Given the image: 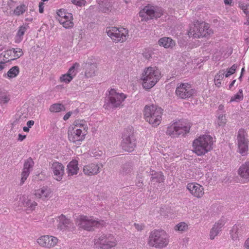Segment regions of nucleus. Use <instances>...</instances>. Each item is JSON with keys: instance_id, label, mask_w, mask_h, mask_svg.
<instances>
[{"instance_id": "nucleus-62", "label": "nucleus", "mask_w": 249, "mask_h": 249, "mask_svg": "<svg viewBox=\"0 0 249 249\" xmlns=\"http://www.w3.org/2000/svg\"><path fill=\"white\" fill-rule=\"evenodd\" d=\"M29 127H28L24 126L23 128V130L25 132H28L29 131Z\"/></svg>"}, {"instance_id": "nucleus-51", "label": "nucleus", "mask_w": 249, "mask_h": 249, "mask_svg": "<svg viewBox=\"0 0 249 249\" xmlns=\"http://www.w3.org/2000/svg\"><path fill=\"white\" fill-rule=\"evenodd\" d=\"M63 20H72L73 17L71 13H67L66 15V16L63 17Z\"/></svg>"}, {"instance_id": "nucleus-54", "label": "nucleus", "mask_w": 249, "mask_h": 249, "mask_svg": "<svg viewBox=\"0 0 249 249\" xmlns=\"http://www.w3.org/2000/svg\"><path fill=\"white\" fill-rule=\"evenodd\" d=\"M134 226L138 231H141L143 228V226L142 225H139L138 224L135 223Z\"/></svg>"}, {"instance_id": "nucleus-31", "label": "nucleus", "mask_w": 249, "mask_h": 249, "mask_svg": "<svg viewBox=\"0 0 249 249\" xmlns=\"http://www.w3.org/2000/svg\"><path fill=\"white\" fill-rule=\"evenodd\" d=\"M20 200L21 201V203H23V205L26 207L27 208H29L30 210H34L37 205V203L35 201H32L30 199H27L25 197L22 196V197H20Z\"/></svg>"}, {"instance_id": "nucleus-2", "label": "nucleus", "mask_w": 249, "mask_h": 249, "mask_svg": "<svg viewBox=\"0 0 249 249\" xmlns=\"http://www.w3.org/2000/svg\"><path fill=\"white\" fill-rule=\"evenodd\" d=\"M213 138L210 135H203L195 140L193 151L198 156L204 155L212 149Z\"/></svg>"}, {"instance_id": "nucleus-30", "label": "nucleus", "mask_w": 249, "mask_h": 249, "mask_svg": "<svg viewBox=\"0 0 249 249\" xmlns=\"http://www.w3.org/2000/svg\"><path fill=\"white\" fill-rule=\"evenodd\" d=\"M243 228L240 225H234L231 231V235L232 239L234 241L238 240L239 235L242 233Z\"/></svg>"}, {"instance_id": "nucleus-16", "label": "nucleus", "mask_w": 249, "mask_h": 249, "mask_svg": "<svg viewBox=\"0 0 249 249\" xmlns=\"http://www.w3.org/2000/svg\"><path fill=\"white\" fill-rule=\"evenodd\" d=\"M34 162L31 158H28L25 162L23 165V171L21 173V178L20 185H22L29 176L30 173L33 170Z\"/></svg>"}, {"instance_id": "nucleus-46", "label": "nucleus", "mask_w": 249, "mask_h": 249, "mask_svg": "<svg viewBox=\"0 0 249 249\" xmlns=\"http://www.w3.org/2000/svg\"><path fill=\"white\" fill-rule=\"evenodd\" d=\"M237 68V65L233 64L230 69H228L227 73L225 74V76L228 77L231 74H233Z\"/></svg>"}, {"instance_id": "nucleus-59", "label": "nucleus", "mask_w": 249, "mask_h": 249, "mask_svg": "<svg viewBox=\"0 0 249 249\" xmlns=\"http://www.w3.org/2000/svg\"><path fill=\"white\" fill-rule=\"evenodd\" d=\"M5 63L1 62H0V71L2 70L5 67Z\"/></svg>"}, {"instance_id": "nucleus-63", "label": "nucleus", "mask_w": 249, "mask_h": 249, "mask_svg": "<svg viewBox=\"0 0 249 249\" xmlns=\"http://www.w3.org/2000/svg\"><path fill=\"white\" fill-rule=\"evenodd\" d=\"M224 108V106L222 105H220L218 107V109L220 110H223Z\"/></svg>"}, {"instance_id": "nucleus-61", "label": "nucleus", "mask_w": 249, "mask_h": 249, "mask_svg": "<svg viewBox=\"0 0 249 249\" xmlns=\"http://www.w3.org/2000/svg\"><path fill=\"white\" fill-rule=\"evenodd\" d=\"M236 81V80H234L233 81H232V82L229 85V89H231V87L234 85L235 82Z\"/></svg>"}, {"instance_id": "nucleus-56", "label": "nucleus", "mask_w": 249, "mask_h": 249, "mask_svg": "<svg viewBox=\"0 0 249 249\" xmlns=\"http://www.w3.org/2000/svg\"><path fill=\"white\" fill-rule=\"evenodd\" d=\"M26 135H22L21 134H19L18 136V140L19 141H22L26 138Z\"/></svg>"}, {"instance_id": "nucleus-64", "label": "nucleus", "mask_w": 249, "mask_h": 249, "mask_svg": "<svg viewBox=\"0 0 249 249\" xmlns=\"http://www.w3.org/2000/svg\"><path fill=\"white\" fill-rule=\"evenodd\" d=\"M245 68H242L241 70V74L243 75L244 72L245 71Z\"/></svg>"}, {"instance_id": "nucleus-18", "label": "nucleus", "mask_w": 249, "mask_h": 249, "mask_svg": "<svg viewBox=\"0 0 249 249\" xmlns=\"http://www.w3.org/2000/svg\"><path fill=\"white\" fill-rule=\"evenodd\" d=\"M187 188L194 196L201 198L204 195V188L202 186L196 183H189Z\"/></svg>"}, {"instance_id": "nucleus-26", "label": "nucleus", "mask_w": 249, "mask_h": 249, "mask_svg": "<svg viewBox=\"0 0 249 249\" xmlns=\"http://www.w3.org/2000/svg\"><path fill=\"white\" fill-rule=\"evenodd\" d=\"M158 44L166 49H172L175 46L176 42L170 37H163L159 40Z\"/></svg>"}, {"instance_id": "nucleus-6", "label": "nucleus", "mask_w": 249, "mask_h": 249, "mask_svg": "<svg viewBox=\"0 0 249 249\" xmlns=\"http://www.w3.org/2000/svg\"><path fill=\"white\" fill-rule=\"evenodd\" d=\"M126 98V95L123 93H119L115 89H111L104 106L107 109L118 107Z\"/></svg>"}, {"instance_id": "nucleus-55", "label": "nucleus", "mask_w": 249, "mask_h": 249, "mask_svg": "<svg viewBox=\"0 0 249 249\" xmlns=\"http://www.w3.org/2000/svg\"><path fill=\"white\" fill-rule=\"evenodd\" d=\"M72 113L71 112H69L68 113H67L63 117V119L65 120V121H66L68 119H69V118L70 117V116H71Z\"/></svg>"}, {"instance_id": "nucleus-24", "label": "nucleus", "mask_w": 249, "mask_h": 249, "mask_svg": "<svg viewBox=\"0 0 249 249\" xmlns=\"http://www.w3.org/2000/svg\"><path fill=\"white\" fill-rule=\"evenodd\" d=\"M59 221L58 224V229L60 230H65L69 229L71 228V224L70 220L66 217L63 214H61L58 217V220Z\"/></svg>"}, {"instance_id": "nucleus-40", "label": "nucleus", "mask_w": 249, "mask_h": 249, "mask_svg": "<svg viewBox=\"0 0 249 249\" xmlns=\"http://www.w3.org/2000/svg\"><path fill=\"white\" fill-rule=\"evenodd\" d=\"M80 67V65L78 63H75L69 69L70 72H71L70 75L72 76V78H73L77 73L78 72L77 70Z\"/></svg>"}, {"instance_id": "nucleus-19", "label": "nucleus", "mask_w": 249, "mask_h": 249, "mask_svg": "<svg viewBox=\"0 0 249 249\" xmlns=\"http://www.w3.org/2000/svg\"><path fill=\"white\" fill-rule=\"evenodd\" d=\"M51 169L53 173L54 178L58 181L62 179L64 175V166L61 163L55 161L53 163Z\"/></svg>"}, {"instance_id": "nucleus-34", "label": "nucleus", "mask_w": 249, "mask_h": 249, "mask_svg": "<svg viewBox=\"0 0 249 249\" xmlns=\"http://www.w3.org/2000/svg\"><path fill=\"white\" fill-rule=\"evenodd\" d=\"M74 126L73 127H76L81 129L83 131H85L87 132L88 127L86 122L84 120H76L73 124Z\"/></svg>"}, {"instance_id": "nucleus-58", "label": "nucleus", "mask_w": 249, "mask_h": 249, "mask_svg": "<svg viewBox=\"0 0 249 249\" xmlns=\"http://www.w3.org/2000/svg\"><path fill=\"white\" fill-rule=\"evenodd\" d=\"M244 247L248 249H249V237L245 241L244 243Z\"/></svg>"}, {"instance_id": "nucleus-14", "label": "nucleus", "mask_w": 249, "mask_h": 249, "mask_svg": "<svg viewBox=\"0 0 249 249\" xmlns=\"http://www.w3.org/2000/svg\"><path fill=\"white\" fill-rule=\"evenodd\" d=\"M87 132L83 131L81 129L76 127H72L68 131V138L70 142L78 144L85 139Z\"/></svg>"}, {"instance_id": "nucleus-20", "label": "nucleus", "mask_w": 249, "mask_h": 249, "mask_svg": "<svg viewBox=\"0 0 249 249\" xmlns=\"http://www.w3.org/2000/svg\"><path fill=\"white\" fill-rule=\"evenodd\" d=\"M225 224L224 218H221L215 223L210 232V239L213 240L216 236L221 231L222 228Z\"/></svg>"}, {"instance_id": "nucleus-37", "label": "nucleus", "mask_w": 249, "mask_h": 249, "mask_svg": "<svg viewBox=\"0 0 249 249\" xmlns=\"http://www.w3.org/2000/svg\"><path fill=\"white\" fill-rule=\"evenodd\" d=\"M27 10V6L25 4L18 6L14 11V14L16 16L23 14Z\"/></svg>"}, {"instance_id": "nucleus-47", "label": "nucleus", "mask_w": 249, "mask_h": 249, "mask_svg": "<svg viewBox=\"0 0 249 249\" xmlns=\"http://www.w3.org/2000/svg\"><path fill=\"white\" fill-rule=\"evenodd\" d=\"M224 73H218L215 76L214 81L216 86L219 87L221 84V80L224 78Z\"/></svg>"}, {"instance_id": "nucleus-11", "label": "nucleus", "mask_w": 249, "mask_h": 249, "mask_svg": "<svg viewBox=\"0 0 249 249\" xmlns=\"http://www.w3.org/2000/svg\"><path fill=\"white\" fill-rule=\"evenodd\" d=\"M94 240L96 247L101 249H110L117 245L116 238L111 234H102Z\"/></svg>"}, {"instance_id": "nucleus-25", "label": "nucleus", "mask_w": 249, "mask_h": 249, "mask_svg": "<svg viewBox=\"0 0 249 249\" xmlns=\"http://www.w3.org/2000/svg\"><path fill=\"white\" fill-rule=\"evenodd\" d=\"M199 32L193 34V37L194 38H200L203 37H207L213 34L212 31L209 29L208 24L205 23V26L203 28L199 29Z\"/></svg>"}, {"instance_id": "nucleus-60", "label": "nucleus", "mask_w": 249, "mask_h": 249, "mask_svg": "<svg viewBox=\"0 0 249 249\" xmlns=\"http://www.w3.org/2000/svg\"><path fill=\"white\" fill-rule=\"evenodd\" d=\"M232 0H224V3L226 5H231Z\"/></svg>"}, {"instance_id": "nucleus-10", "label": "nucleus", "mask_w": 249, "mask_h": 249, "mask_svg": "<svg viewBox=\"0 0 249 249\" xmlns=\"http://www.w3.org/2000/svg\"><path fill=\"white\" fill-rule=\"evenodd\" d=\"M163 13V11L160 7L148 4L140 12L139 15L143 19L148 20L149 19L160 18Z\"/></svg>"}, {"instance_id": "nucleus-27", "label": "nucleus", "mask_w": 249, "mask_h": 249, "mask_svg": "<svg viewBox=\"0 0 249 249\" xmlns=\"http://www.w3.org/2000/svg\"><path fill=\"white\" fill-rule=\"evenodd\" d=\"M120 174L123 177H129L133 174V166L131 163L124 164L120 170Z\"/></svg>"}, {"instance_id": "nucleus-12", "label": "nucleus", "mask_w": 249, "mask_h": 249, "mask_svg": "<svg viewBox=\"0 0 249 249\" xmlns=\"http://www.w3.org/2000/svg\"><path fill=\"white\" fill-rule=\"evenodd\" d=\"M247 137V133L244 129H239L237 136V142L238 151L242 156L248 154L249 141Z\"/></svg>"}, {"instance_id": "nucleus-1", "label": "nucleus", "mask_w": 249, "mask_h": 249, "mask_svg": "<svg viewBox=\"0 0 249 249\" xmlns=\"http://www.w3.org/2000/svg\"><path fill=\"white\" fill-rule=\"evenodd\" d=\"M163 109L154 105H146L144 108V116L146 122L153 126H157L161 123Z\"/></svg>"}, {"instance_id": "nucleus-15", "label": "nucleus", "mask_w": 249, "mask_h": 249, "mask_svg": "<svg viewBox=\"0 0 249 249\" xmlns=\"http://www.w3.org/2000/svg\"><path fill=\"white\" fill-rule=\"evenodd\" d=\"M58 239L56 237L51 235H43L37 239V243L45 248H51L55 246Z\"/></svg>"}, {"instance_id": "nucleus-32", "label": "nucleus", "mask_w": 249, "mask_h": 249, "mask_svg": "<svg viewBox=\"0 0 249 249\" xmlns=\"http://www.w3.org/2000/svg\"><path fill=\"white\" fill-rule=\"evenodd\" d=\"M19 72V68L18 66H14L12 67L7 72L6 74L3 75L4 77L9 79L16 77Z\"/></svg>"}, {"instance_id": "nucleus-4", "label": "nucleus", "mask_w": 249, "mask_h": 249, "mask_svg": "<svg viewBox=\"0 0 249 249\" xmlns=\"http://www.w3.org/2000/svg\"><path fill=\"white\" fill-rule=\"evenodd\" d=\"M191 123L186 121L174 123L167 127L166 133L172 137L184 136L190 131Z\"/></svg>"}, {"instance_id": "nucleus-5", "label": "nucleus", "mask_w": 249, "mask_h": 249, "mask_svg": "<svg viewBox=\"0 0 249 249\" xmlns=\"http://www.w3.org/2000/svg\"><path fill=\"white\" fill-rule=\"evenodd\" d=\"M169 243V236L163 230L152 231L149 236V244L156 248L165 247Z\"/></svg>"}, {"instance_id": "nucleus-21", "label": "nucleus", "mask_w": 249, "mask_h": 249, "mask_svg": "<svg viewBox=\"0 0 249 249\" xmlns=\"http://www.w3.org/2000/svg\"><path fill=\"white\" fill-rule=\"evenodd\" d=\"M100 167L98 164L90 163L85 165L83 167L84 173L88 176H93L99 173Z\"/></svg>"}, {"instance_id": "nucleus-57", "label": "nucleus", "mask_w": 249, "mask_h": 249, "mask_svg": "<svg viewBox=\"0 0 249 249\" xmlns=\"http://www.w3.org/2000/svg\"><path fill=\"white\" fill-rule=\"evenodd\" d=\"M34 123L35 122L33 120L28 121L27 122V125L28 126V127H31V126L34 124Z\"/></svg>"}, {"instance_id": "nucleus-36", "label": "nucleus", "mask_w": 249, "mask_h": 249, "mask_svg": "<svg viewBox=\"0 0 249 249\" xmlns=\"http://www.w3.org/2000/svg\"><path fill=\"white\" fill-rule=\"evenodd\" d=\"M7 54L8 55H11L12 53H14V56L17 58H19L21 56L23 53L22 49L20 48H13L12 49L8 50L6 51Z\"/></svg>"}, {"instance_id": "nucleus-39", "label": "nucleus", "mask_w": 249, "mask_h": 249, "mask_svg": "<svg viewBox=\"0 0 249 249\" xmlns=\"http://www.w3.org/2000/svg\"><path fill=\"white\" fill-rule=\"evenodd\" d=\"M63 18H58L59 23L62 24L63 27L66 29L71 28L73 26V23L72 20H63Z\"/></svg>"}, {"instance_id": "nucleus-52", "label": "nucleus", "mask_w": 249, "mask_h": 249, "mask_svg": "<svg viewBox=\"0 0 249 249\" xmlns=\"http://www.w3.org/2000/svg\"><path fill=\"white\" fill-rule=\"evenodd\" d=\"M239 7L243 10L244 13L246 12L247 5H245L244 3L239 2Z\"/></svg>"}, {"instance_id": "nucleus-43", "label": "nucleus", "mask_w": 249, "mask_h": 249, "mask_svg": "<svg viewBox=\"0 0 249 249\" xmlns=\"http://www.w3.org/2000/svg\"><path fill=\"white\" fill-rule=\"evenodd\" d=\"M10 97L9 95H7L6 93H0V104H6L9 102L10 100Z\"/></svg>"}, {"instance_id": "nucleus-22", "label": "nucleus", "mask_w": 249, "mask_h": 249, "mask_svg": "<svg viewBox=\"0 0 249 249\" xmlns=\"http://www.w3.org/2000/svg\"><path fill=\"white\" fill-rule=\"evenodd\" d=\"M51 189L47 187L42 188L36 191L35 195L36 197L41 198L43 200H48L51 196Z\"/></svg>"}, {"instance_id": "nucleus-49", "label": "nucleus", "mask_w": 249, "mask_h": 249, "mask_svg": "<svg viewBox=\"0 0 249 249\" xmlns=\"http://www.w3.org/2000/svg\"><path fill=\"white\" fill-rule=\"evenodd\" d=\"M71 2L73 4L80 7L85 5L86 3L85 0H72Z\"/></svg>"}, {"instance_id": "nucleus-42", "label": "nucleus", "mask_w": 249, "mask_h": 249, "mask_svg": "<svg viewBox=\"0 0 249 249\" xmlns=\"http://www.w3.org/2000/svg\"><path fill=\"white\" fill-rule=\"evenodd\" d=\"M227 122V119L226 116L222 114L219 115L218 119L217 121V124L218 126H223Z\"/></svg>"}, {"instance_id": "nucleus-45", "label": "nucleus", "mask_w": 249, "mask_h": 249, "mask_svg": "<svg viewBox=\"0 0 249 249\" xmlns=\"http://www.w3.org/2000/svg\"><path fill=\"white\" fill-rule=\"evenodd\" d=\"M72 76L66 74L62 75L60 77V81L65 83H69L72 80Z\"/></svg>"}, {"instance_id": "nucleus-9", "label": "nucleus", "mask_w": 249, "mask_h": 249, "mask_svg": "<svg viewBox=\"0 0 249 249\" xmlns=\"http://www.w3.org/2000/svg\"><path fill=\"white\" fill-rule=\"evenodd\" d=\"M106 33L108 36L117 42L125 41L128 36V31L122 27H109L107 28Z\"/></svg>"}, {"instance_id": "nucleus-53", "label": "nucleus", "mask_w": 249, "mask_h": 249, "mask_svg": "<svg viewBox=\"0 0 249 249\" xmlns=\"http://www.w3.org/2000/svg\"><path fill=\"white\" fill-rule=\"evenodd\" d=\"M44 3L43 2H40L39 3V12L40 13H42L44 11Z\"/></svg>"}, {"instance_id": "nucleus-33", "label": "nucleus", "mask_w": 249, "mask_h": 249, "mask_svg": "<svg viewBox=\"0 0 249 249\" xmlns=\"http://www.w3.org/2000/svg\"><path fill=\"white\" fill-rule=\"evenodd\" d=\"M151 181L152 183L161 182L164 180V176L161 172L155 173L151 174Z\"/></svg>"}, {"instance_id": "nucleus-50", "label": "nucleus", "mask_w": 249, "mask_h": 249, "mask_svg": "<svg viewBox=\"0 0 249 249\" xmlns=\"http://www.w3.org/2000/svg\"><path fill=\"white\" fill-rule=\"evenodd\" d=\"M67 13L65 9H60L57 12V15L59 17L58 18H63V17L66 16Z\"/></svg>"}, {"instance_id": "nucleus-17", "label": "nucleus", "mask_w": 249, "mask_h": 249, "mask_svg": "<svg viewBox=\"0 0 249 249\" xmlns=\"http://www.w3.org/2000/svg\"><path fill=\"white\" fill-rule=\"evenodd\" d=\"M84 68L85 69V75L86 77L89 78L96 75L97 64L93 59H89L85 63Z\"/></svg>"}, {"instance_id": "nucleus-38", "label": "nucleus", "mask_w": 249, "mask_h": 249, "mask_svg": "<svg viewBox=\"0 0 249 249\" xmlns=\"http://www.w3.org/2000/svg\"><path fill=\"white\" fill-rule=\"evenodd\" d=\"M243 99V90L242 89H240L238 92L235 94L233 96L231 97L230 101L231 102H239L242 100Z\"/></svg>"}, {"instance_id": "nucleus-29", "label": "nucleus", "mask_w": 249, "mask_h": 249, "mask_svg": "<svg viewBox=\"0 0 249 249\" xmlns=\"http://www.w3.org/2000/svg\"><path fill=\"white\" fill-rule=\"evenodd\" d=\"M205 26V22L199 23L198 21H196L195 23L192 24L190 27L189 30L188 32V35L189 37H193V34L197 33L199 32L200 28H203Z\"/></svg>"}, {"instance_id": "nucleus-8", "label": "nucleus", "mask_w": 249, "mask_h": 249, "mask_svg": "<svg viewBox=\"0 0 249 249\" xmlns=\"http://www.w3.org/2000/svg\"><path fill=\"white\" fill-rule=\"evenodd\" d=\"M122 148L125 151L132 152L136 146V141L131 129H126L122 136Z\"/></svg>"}, {"instance_id": "nucleus-3", "label": "nucleus", "mask_w": 249, "mask_h": 249, "mask_svg": "<svg viewBox=\"0 0 249 249\" xmlns=\"http://www.w3.org/2000/svg\"><path fill=\"white\" fill-rule=\"evenodd\" d=\"M160 77V72L158 69L151 67L146 68L141 77L143 88L151 89L158 82Z\"/></svg>"}, {"instance_id": "nucleus-41", "label": "nucleus", "mask_w": 249, "mask_h": 249, "mask_svg": "<svg viewBox=\"0 0 249 249\" xmlns=\"http://www.w3.org/2000/svg\"><path fill=\"white\" fill-rule=\"evenodd\" d=\"M188 228L187 225L184 222H180L175 226L174 229L176 231H186Z\"/></svg>"}, {"instance_id": "nucleus-28", "label": "nucleus", "mask_w": 249, "mask_h": 249, "mask_svg": "<svg viewBox=\"0 0 249 249\" xmlns=\"http://www.w3.org/2000/svg\"><path fill=\"white\" fill-rule=\"evenodd\" d=\"M78 161L76 160H72L67 165V173L68 176L76 175L79 170Z\"/></svg>"}, {"instance_id": "nucleus-35", "label": "nucleus", "mask_w": 249, "mask_h": 249, "mask_svg": "<svg viewBox=\"0 0 249 249\" xmlns=\"http://www.w3.org/2000/svg\"><path fill=\"white\" fill-rule=\"evenodd\" d=\"M65 110V107L63 105L59 103H55L51 105L49 110L51 112L57 113Z\"/></svg>"}, {"instance_id": "nucleus-23", "label": "nucleus", "mask_w": 249, "mask_h": 249, "mask_svg": "<svg viewBox=\"0 0 249 249\" xmlns=\"http://www.w3.org/2000/svg\"><path fill=\"white\" fill-rule=\"evenodd\" d=\"M238 174L246 180H249V160L242 164L238 169Z\"/></svg>"}, {"instance_id": "nucleus-7", "label": "nucleus", "mask_w": 249, "mask_h": 249, "mask_svg": "<svg viewBox=\"0 0 249 249\" xmlns=\"http://www.w3.org/2000/svg\"><path fill=\"white\" fill-rule=\"evenodd\" d=\"M78 220L79 227L88 231H93L95 228L103 226L105 223L103 220L98 221L93 217L85 215H81Z\"/></svg>"}, {"instance_id": "nucleus-13", "label": "nucleus", "mask_w": 249, "mask_h": 249, "mask_svg": "<svg viewBox=\"0 0 249 249\" xmlns=\"http://www.w3.org/2000/svg\"><path fill=\"white\" fill-rule=\"evenodd\" d=\"M195 92V90L192 88L191 85L187 83L180 84L176 90L177 96L183 99L192 97Z\"/></svg>"}, {"instance_id": "nucleus-48", "label": "nucleus", "mask_w": 249, "mask_h": 249, "mask_svg": "<svg viewBox=\"0 0 249 249\" xmlns=\"http://www.w3.org/2000/svg\"><path fill=\"white\" fill-rule=\"evenodd\" d=\"M142 173L140 174V173H138V174L137 175V177H136L137 180L136 182V185L140 188H142L143 186V183L142 180Z\"/></svg>"}, {"instance_id": "nucleus-44", "label": "nucleus", "mask_w": 249, "mask_h": 249, "mask_svg": "<svg viewBox=\"0 0 249 249\" xmlns=\"http://www.w3.org/2000/svg\"><path fill=\"white\" fill-rule=\"evenodd\" d=\"M27 27L26 26H21L19 27V29L17 34V36L20 39V41L22 39V36L24 35L25 32L27 30Z\"/></svg>"}]
</instances>
